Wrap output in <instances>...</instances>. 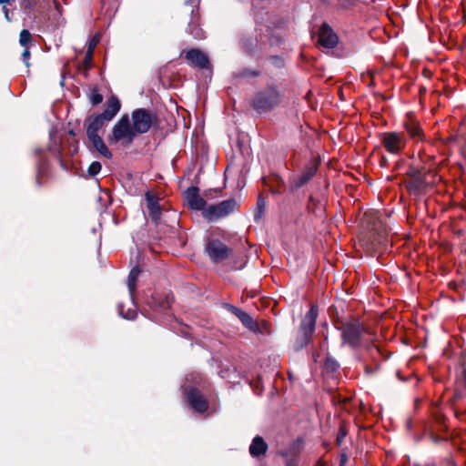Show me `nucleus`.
<instances>
[{"mask_svg":"<svg viewBox=\"0 0 466 466\" xmlns=\"http://www.w3.org/2000/svg\"><path fill=\"white\" fill-rule=\"evenodd\" d=\"M55 4H56V7L59 5V3H57L56 1H55Z\"/></svg>","mask_w":466,"mask_h":466,"instance_id":"52","label":"nucleus"},{"mask_svg":"<svg viewBox=\"0 0 466 466\" xmlns=\"http://www.w3.org/2000/svg\"><path fill=\"white\" fill-rule=\"evenodd\" d=\"M268 60L272 64V66H275L276 68H283L285 66L284 59L280 56H278V55L269 56Z\"/></svg>","mask_w":466,"mask_h":466,"instance_id":"34","label":"nucleus"},{"mask_svg":"<svg viewBox=\"0 0 466 466\" xmlns=\"http://www.w3.org/2000/svg\"><path fill=\"white\" fill-rule=\"evenodd\" d=\"M407 176H409V179L406 181L408 190L410 193L419 194L425 186L421 172L416 168H410Z\"/></svg>","mask_w":466,"mask_h":466,"instance_id":"18","label":"nucleus"},{"mask_svg":"<svg viewBox=\"0 0 466 466\" xmlns=\"http://www.w3.org/2000/svg\"><path fill=\"white\" fill-rule=\"evenodd\" d=\"M267 32L269 33L268 43L270 46H279L284 44V39L279 35H275L270 27H268Z\"/></svg>","mask_w":466,"mask_h":466,"instance_id":"30","label":"nucleus"},{"mask_svg":"<svg viewBox=\"0 0 466 466\" xmlns=\"http://www.w3.org/2000/svg\"><path fill=\"white\" fill-rule=\"evenodd\" d=\"M303 444V441L298 438L288 449L279 451V454L285 458L286 466H298L299 457L302 451Z\"/></svg>","mask_w":466,"mask_h":466,"instance_id":"16","label":"nucleus"},{"mask_svg":"<svg viewBox=\"0 0 466 466\" xmlns=\"http://www.w3.org/2000/svg\"><path fill=\"white\" fill-rule=\"evenodd\" d=\"M260 71L257 69L243 68L236 74L237 78H253L260 76Z\"/></svg>","mask_w":466,"mask_h":466,"instance_id":"29","label":"nucleus"},{"mask_svg":"<svg viewBox=\"0 0 466 466\" xmlns=\"http://www.w3.org/2000/svg\"><path fill=\"white\" fill-rule=\"evenodd\" d=\"M94 53L92 51H87L86 53L84 61H83V66L86 70H88L92 66V60H93Z\"/></svg>","mask_w":466,"mask_h":466,"instance_id":"39","label":"nucleus"},{"mask_svg":"<svg viewBox=\"0 0 466 466\" xmlns=\"http://www.w3.org/2000/svg\"><path fill=\"white\" fill-rule=\"evenodd\" d=\"M319 316L318 304H312L309 310L306 313L299 325L293 348L296 351L301 350L307 347L312 339L316 329V320Z\"/></svg>","mask_w":466,"mask_h":466,"instance_id":"1","label":"nucleus"},{"mask_svg":"<svg viewBox=\"0 0 466 466\" xmlns=\"http://www.w3.org/2000/svg\"><path fill=\"white\" fill-rule=\"evenodd\" d=\"M205 252L214 263H220L228 258L233 250L218 238L209 239L205 246Z\"/></svg>","mask_w":466,"mask_h":466,"instance_id":"8","label":"nucleus"},{"mask_svg":"<svg viewBox=\"0 0 466 466\" xmlns=\"http://www.w3.org/2000/svg\"><path fill=\"white\" fill-rule=\"evenodd\" d=\"M30 51L28 47H25L24 51L22 52V60L24 61V64L26 67L30 66L29 58H30Z\"/></svg>","mask_w":466,"mask_h":466,"instance_id":"40","label":"nucleus"},{"mask_svg":"<svg viewBox=\"0 0 466 466\" xmlns=\"http://www.w3.org/2000/svg\"><path fill=\"white\" fill-rule=\"evenodd\" d=\"M339 432H338V435L336 438V442L339 446H340L348 432H347L346 427L342 423V421L339 420Z\"/></svg>","mask_w":466,"mask_h":466,"instance_id":"33","label":"nucleus"},{"mask_svg":"<svg viewBox=\"0 0 466 466\" xmlns=\"http://www.w3.org/2000/svg\"><path fill=\"white\" fill-rule=\"evenodd\" d=\"M281 98L282 95L279 89L274 86H268L254 95L251 106L258 114L267 113L278 106Z\"/></svg>","mask_w":466,"mask_h":466,"instance_id":"2","label":"nucleus"},{"mask_svg":"<svg viewBox=\"0 0 466 466\" xmlns=\"http://www.w3.org/2000/svg\"><path fill=\"white\" fill-rule=\"evenodd\" d=\"M183 199L187 207L192 210L202 211L206 209L207 202L199 196V188L197 186H191L183 192Z\"/></svg>","mask_w":466,"mask_h":466,"instance_id":"15","label":"nucleus"},{"mask_svg":"<svg viewBox=\"0 0 466 466\" xmlns=\"http://www.w3.org/2000/svg\"><path fill=\"white\" fill-rule=\"evenodd\" d=\"M141 270L138 266L134 267L129 274L127 279V287L128 290L131 296L134 295L136 289H137V281L138 279V276L140 274Z\"/></svg>","mask_w":466,"mask_h":466,"instance_id":"27","label":"nucleus"},{"mask_svg":"<svg viewBox=\"0 0 466 466\" xmlns=\"http://www.w3.org/2000/svg\"><path fill=\"white\" fill-rule=\"evenodd\" d=\"M313 357H314V361H317V358L319 357V355L318 354H314Z\"/></svg>","mask_w":466,"mask_h":466,"instance_id":"49","label":"nucleus"},{"mask_svg":"<svg viewBox=\"0 0 466 466\" xmlns=\"http://www.w3.org/2000/svg\"><path fill=\"white\" fill-rule=\"evenodd\" d=\"M337 33L326 23H322V48L337 49L339 46Z\"/></svg>","mask_w":466,"mask_h":466,"instance_id":"20","label":"nucleus"},{"mask_svg":"<svg viewBox=\"0 0 466 466\" xmlns=\"http://www.w3.org/2000/svg\"><path fill=\"white\" fill-rule=\"evenodd\" d=\"M222 307L228 311L234 314L240 320L242 325L248 330L256 334L262 333L258 323L248 313L243 311L242 309H238V307L232 304L226 302L222 304Z\"/></svg>","mask_w":466,"mask_h":466,"instance_id":"12","label":"nucleus"},{"mask_svg":"<svg viewBox=\"0 0 466 466\" xmlns=\"http://www.w3.org/2000/svg\"><path fill=\"white\" fill-rule=\"evenodd\" d=\"M173 302L174 296L171 291L166 293L153 292L146 300L147 305L157 312H166L171 308Z\"/></svg>","mask_w":466,"mask_h":466,"instance_id":"11","label":"nucleus"},{"mask_svg":"<svg viewBox=\"0 0 466 466\" xmlns=\"http://www.w3.org/2000/svg\"><path fill=\"white\" fill-rule=\"evenodd\" d=\"M322 466H325L324 462L322 461Z\"/></svg>","mask_w":466,"mask_h":466,"instance_id":"54","label":"nucleus"},{"mask_svg":"<svg viewBox=\"0 0 466 466\" xmlns=\"http://www.w3.org/2000/svg\"><path fill=\"white\" fill-rule=\"evenodd\" d=\"M57 158L59 160V163H60V166L62 167V168L66 169V165L65 164L64 160L62 159V156L59 151L57 152Z\"/></svg>","mask_w":466,"mask_h":466,"instance_id":"44","label":"nucleus"},{"mask_svg":"<svg viewBox=\"0 0 466 466\" xmlns=\"http://www.w3.org/2000/svg\"><path fill=\"white\" fill-rule=\"evenodd\" d=\"M258 211L254 214V220L258 221L261 218L262 212L265 208V201L259 197L258 199Z\"/></svg>","mask_w":466,"mask_h":466,"instance_id":"36","label":"nucleus"},{"mask_svg":"<svg viewBox=\"0 0 466 466\" xmlns=\"http://www.w3.org/2000/svg\"><path fill=\"white\" fill-rule=\"evenodd\" d=\"M2 11L4 12L5 14V18L6 19L7 22H11L12 21V17L10 16L9 15V9L7 8V6L5 5H3L2 7Z\"/></svg>","mask_w":466,"mask_h":466,"instance_id":"42","label":"nucleus"},{"mask_svg":"<svg viewBox=\"0 0 466 466\" xmlns=\"http://www.w3.org/2000/svg\"><path fill=\"white\" fill-rule=\"evenodd\" d=\"M132 129L136 136L147 133L151 127L159 125V119L156 113L146 108H137L131 114Z\"/></svg>","mask_w":466,"mask_h":466,"instance_id":"3","label":"nucleus"},{"mask_svg":"<svg viewBox=\"0 0 466 466\" xmlns=\"http://www.w3.org/2000/svg\"><path fill=\"white\" fill-rule=\"evenodd\" d=\"M106 108L100 114H98L100 116H102L106 121L112 120L116 115L119 112L121 108V103L116 96L113 95L111 96L106 103Z\"/></svg>","mask_w":466,"mask_h":466,"instance_id":"23","label":"nucleus"},{"mask_svg":"<svg viewBox=\"0 0 466 466\" xmlns=\"http://www.w3.org/2000/svg\"><path fill=\"white\" fill-rule=\"evenodd\" d=\"M5 0H0V4H5Z\"/></svg>","mask_w":466,"mask_h":466,"instance_id":"51","label":"nucleus"},{"mask_svg":"<svg viewBox=\"0 0 466 466\" xmlns=\"http://www.w3.org/2000/svg\"><path fill=\"white\" fill-rule=\"evenodd\" d=\"M315 466H320V459H319V460L316 461Z\"/></svg>","mask_w":466,"mask_h":466,"instance_id":"48","label":"nucleus"},{"mask_svg":"<svg viewBox=\"0 0 466 466\" xmlns=\"http://www.w3.org/2000/svg\"><path fill=\"white\" fill-rule=\"evenodd\" d=\"M243 50L249 56H253L258 46V40L256 35H244L241 39Z\"/></svg>","mask_w":466,"mask_h":466,"instance_id":"25","label":"nucleus"},{"mask_svg":"<svg viewBox=\"0 0 466 466\" xmlns=\"http://www.w3.org/2000/svg\"><path fill=\"white\" fill-rule=\"evenodd\" d=\"M37 0H21L20 6L23 10V12L30 16L31 14L34 12L35 6L37 5Z\"/></svg>","mask_w":466,"mask_h":466,"instance_id":"28","label":"nucleus"},{"mask_svg":"<svg viewBox=\"0 0 466 466\" xmlns=\"http://www.w3.org/2000/svg\"><path fill=\"white\" fill-rule=\"evenodd\" d=\"M463 380H464L465 386H466V369L463 370Z\"/></svg>","mask_w":466,"mask_h":466,"instance_id":"46","label":"nucleus"},{"mask_svg":"<svg viewBox=\"0 0 466 466\" xmlns=\"http://www.w3.org/2000/svg\"><path fill=\"white\" fill-rule=\"evenodd\" d=\"M89 100L93 106H97L103 101V96L99 93L96 87H94L91 90V95L89 96Z\"/></svg>","mask_w":466,"mask_h":466,"instance_id":"32","label":"nucleus"},{"mask_svg":"<svg viewBox=\"0 0 466 466\" xmlns=\"http://www.w3.org/2000/svg\"><path fill=\"white\" fill-rule=\"evenodd\" d=\"M15 3V0H5V5H8L10 6L14 5Z\"/></svg>","mask_w":466,"mask_h":466,"instance_id":"45","label":"nucleus"},{"mask_svg":"<svg viewBox=\"0 0 466 466\" xmlns=\"http://www.w3.org/2000/svg\"><path fill=\"white\" fill-rule=\"evenodd\" d=\"M311 35L315 46L320 47V26H313Z\"/></svg>","mask_w":466,"mask_h":466,"instance_id":"38","label":"nucleus"},{"mask_svg":"<svg viewBox=\"0 0 466 466\" xmlns=\"http://www.w3.org/2000/svg\"><path fill=\"white\" fill-rule=\"evenodd\" d=\"M380 143L387 152L399 155L405 148L406 137L403 133L385 132L380 135Z\"/></svg>","mask_w":466,"mask_h":466,"instance_id":"9","label":"nucleus"},{"mask_svg":"<svg viewBox=\"0 0 466 466\" xmlns=\"http://www.w3.org/2000/svg\"><path fill=\"white\" fill-rule=\"evenodd\" d=\"M180 56H184L189 66L199 69H211V63L208 55L198 47L182 51Z\"/></svg>","mask_w":466,"mask_h":466,"instance_id":"10","label":"nucleus"},{"mask_svg":"<svg viewBox=\"0 0 466 466\" xmlns=\"http://www.w3.org/2000/svg\"><path fill=\"white\" fill-rule=\"evenodd\" d=\"M101 168H102L101 163L98 161H94L88 167V169H87L88 175L93 177L96 176L101 171Z\"/></svg>","mask_w":466,"mask_h":466,"instance_id":"35","label":"nucleus"},{"mask_svg":"<svg viewBox=\"0 0 466 466\" xmlns=\"http://www.w3.org/2000/svg\"><path fill=\"white\" fill-rule=\"evenodd\" d=\"M320 163V156L316 157L305 169V171L297 178H294L290 184L291 189H297L306 185L316 174Z\"/></svg>","mask_w":466,"mask_h":466,"instance_id":"17","label":"nucleus"},{"mask_svg":"<svg viewBox=\"0 0 466 466\" xmlns=\"http://www.w3.org/2000/svg\"><path fill=\"white\" fill-rule=\"evenodd\" d=\"M268 443L264 441V439L257 435L253 440L249 446V453L253 458H258L261 455H264L268 451Z\"/></svg>","mask_w":466,"mask_h":466,"instance_id":"24","label":"nucleus"},{"mask_svg":"<svg viewBox=\"0 0 466 466\" xmlns=\"http://www.w3.org/2000/svg\"><path fill=\"white\" fill-rule=\"evenodd\" d=\"M136 137L132 129L129 116L124 114L112 127L111 134L108 136L107 139L110 144H116L123 140L125 145H130L133 143Z\"/></svg>","mask_w":466,"mask_h":466,"instance_id":"4","label":"nucleus"},{"mask_svg":"<svg viewBox=\"0 0 466 466\" xmlns=\"http://www.w3.org/2000/svg\"><path fill=\"white\" fill-rule=\"evenodd\" d=\"M368 334V329L358 319L350 320L342 326L343 339L351 347L359 346Z\"/></svg>","mask_w":466,"mask_h":466,"instance_id":"6","label":"nucleus"},{"mask_svg":"<svg viewBox=\"0 0 466 466\" xmlns=\"http://www.w3.org/2000/svg\"><path fill=\"white\" fill-rule=\"evenodd\" d=\"M35 154L37 157L35 164V184L37 187H40L45 184L44 178L48 177L49 163L46 157L43 154V150L41 148L35 149Z\"/></svg>","mask_w":466,"mask_h":466,"instance_id":"14","label":"nucleus"},{"mask_svg":"<svg viewBox=\"0 0 466 466\" xmlns=\"http://www.w3.org/2000/svg\"><path fill=\"white\" fill-rule=\"evenodd\" d=\"M137 316V312L134 310H128L126 315H123V317L127 319H134Z\"/></svg>","mask_w":466,"mask_h":466,"instance_id":"43","label":"nucleus"},{"mask_svg":"<svg viewBox=\"0 0 466 466\" xmlns=\"http://www.w3.org/2000/svg\"><path fill=\"white\" fill-rule=\"evenodd\" d=\"M185 396L187 404L195 411L204 413L208 410V402L198 389L191 387L186 390Z\"/></svg>","mask_w":466,"mask_h":466,"instance_id":"13","label":"nucleus"},{"mask_svg":"<svg viewBox=\"0 0 466 466\" xmlns=\"http://www.w3.org/2000/svg\"><path fill=\"white\" fill-rule=\"evenodd\" d=\"M145 198L147 201L148 215L151 220L157 225L158 224L161 218V207L158 203L159 198L157 195L153 194L150 191H147L146 193Z\"/></svg>","mask_w":466,"mask_h":466,"instance_id":"19","label":"nucleus"},{"mask_svg":"<svg viewBox=\"0 0 466 466\" xmlns=\"http://www.w3.org/2000/svg\"><path fill=\"white\" fill-rule=\"evenodd\" d=\"M426 466H435V465H433V464H429V465H426Z\"/></svg>","mask_w":466,"mask_h":466,"instance_id":"53","label":"nucleus"},{"mask_svg":"<svg viewBox=\"0 0 466 466\" xmlns=\"http://www.w3.org/2000/svg\"><path fill=\"white\" fill-rule=\"evenodd\" d=\"M106 120L99 115L89 116L85 121L87 138L99 136V130L105 126Z\"/></svg>","mask_w":466,"mask_h":466,"instance_id":"21","label":"nucleus"},{"mask_svg":"<svg viewBox=\"0 0 466 466\" xmlns=\"http://www.w3.org/2000/svg\"><path fill=\"white\" fill-rule=\"evenodd\" d=\"M324 366H325V369L327 370L330 371V372H333V371L337 370L338 368H339L338 362L335 360H333V359H331L329 357H328L326 359Z\"/></svg>","mask_w":466,"mask_h":466,"instance_id":"37","label":"nucleus"},{"mask_svg":"<svg viewBox=\"0 0 466 466\" xmlns=\"http://www.w3.org/2000/svg\"><path fill=\"white\" fill-rule=\"evenodd\" d=\"M68 133H69V135H71V136H75V135H76L73 129H70Z\"/></svg>","mask_w":466,"mask_h":466,"instance_id":"47","label":"nucleus"},{"mask_svg":"<svg viewBox=\"0 0 466 466\" xmlns=\"http://www.w3.org/2000/svg\"><path fill=\"white\" fill-rule=\"evenodd\" d=\"M238 208V201L236 198H231L218 204L208 205L206 209L203 210L202 216L208 222H214L228 217Z\"/></svg>","mask_w":466,"mask_h":466,"instance_id":"5","label":"nucleus"},{"mask_svg":"<svg viewBox=\"0 0 466 466\" xmlns=\"http://www.w3.org/2000/svg\"><path fill=\"white\" fill-rule=\"evenodd\" d=\"M32 35L27 29H23L19 35V44L22 46L27 47V45L31 42Z\"/></svg>","mask_w":466,"mask_h":466,"instance_id":"31","label":"nucleus"},{"mask_svg":"<svg viewBox=\"0 0 466 466\" xmlns=\"http://www.w3.org/2000/svg\"><path fill=\"white\" fill-rule=\"evenodd\" d=\"M333 310H334V309L329 308V313H330V314H331V313L333 312Z\"/></svg>","mask_w":466,"mask_h":466,"instance_id":"50","label":"nucleus"},{"mask_svg":"<svg viewBox=\"0 0 466 466\" xmlns=\"http://www.w3.org/2000/svg\"><path fill=\"white\" fill-rule=\"evenodd\" d=\"M193 0H188L184 4L183 14L185 16H189L186 31L193 38L199 40L205 38V32L199 25L198 7L193 5Z\"/></svg>","mask_w":466,"mask_h":466,"instance_id":"7","label":"nucleus"},{"mask_svg":"<svg viewBox=\"0 0 466 466\" xmlns=\"http://www.w3.org/2000/svg\"><path fill=\"white\" fill-rule=\"evenodd\" d=\"M403 127L408 133L409 137L416 142L422 141L424 139V133L418 121L409 116L403 122Z\"/></svg>","mask_w":466,"mask_h":466,"instance_id":"22","label":"nucleus"},{"mask_svg":"<svg viewBox=\"0 0 466 466\" xmlns=\"http://www.w3.org/2000/svg\"><path fill=\"white\" fill-rule=\"evenodd\" d=\"M98 40L96 38H92L88 43L87 51H92L94 53V49L96 46Z\"/></svg>","mask_w":466,"mask_h":466,"instance_id":"41","label":"nucleus"},{"mask_svg":"<svg viewBox=\"0 0 466 466\" xmlns=\"http://www.w3.org/2000/svg\"><path fill=\"white\" fill-rule=\"evenodd\" d=\"M92 147L104 157L107 159H111L113 155L111 151L108 149L106 145L104 143L102 137L100 136L88 138Z\"/></svg>","mask_w":466,"mask_h":466,"instance_id":"26","label":"nucleus"}]
</instances>
